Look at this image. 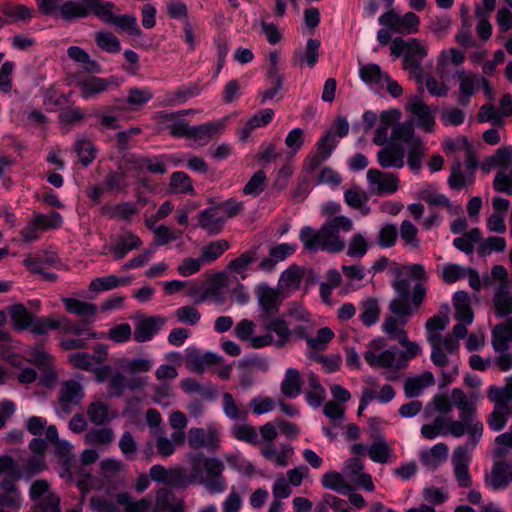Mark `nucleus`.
I'll return each mask as SVG.
<instances>
[{
  "label": "nucleus",
  "mask_w": 512,
  "mask_h": 512,
  "mask_svg": "<svg viewBox=\"0 0 512 512\" xmlns=\"http://www.w3.org/2000/svg\"><path fill=\"white\" fill-rule=\"evenodd\" d=\"M470 174L467 177L462 172V164L460 159L457 157L451 164V174L448 178V185L453 190H461L469 183Z\"/></svg>",
  "instance_id": "5fc2aeb1"
},
{
  "label": "nucleus",
  "mask_w": 512,
  "mask_h": 512,
  "mask_svg": "<svg viewBox=\"0 0 512 512\" xmlns=\"http://www.w3.org/2000/svg\"><path fill=\"white\" fill-rule=\"evenodd\" d=\"M400 141H392L377 153V160L382 168H402L404 166L405 149Z\"/></svg>",
  "instance_id": "4468645a"
},
{
  "label": "nucleus",
  "mask_w": 512,
  "mask_h": 512,
  "mask_svg": "<svg viewBox=\"0 0 512 512\" xmlns=\"http://www.w3.org/2000/svg\"><path fill=\"white\" fill-rule=\"evenodd\" d=\"M267 333H274L276 338H273V345L277 348H283L290 342L292 331L289 328L287 321L283 317H276L266 322L264 325Z\"/></svg>",
  "instance_id": "aec40b11"
},
{
  "label": "nucleus",
  "mask_w": 512,
  "mask_h": 512,
  "mask_svg": "<svg viewBox=\"0 0 512 512\" xmlns=\"http://www.w3.org/2000/svg\"><path fill=\"white\" fill-rule=\"evenodd\" d=\"M169 186L176 193L189 195H194L195 193L191 178L182 171L171 174Z\"/></svg>",
  "instance_id": "09e8293b"
},
{
  "label": "nucleus",
  "mask_w": 512,
  "mask_h": 512,
  "mask_svg": "<svg viewBox=\"0 0 512 512\" xmlns=\"http://www.w3.org/2000/svg\"><path fill=\"white\" fill-rule=\"evenodd\" d=\"M390 139L407 144V163L412 171L419 172L426 154V147L422 139L415 135L414 122L409 120L396 124L392 127Z\"/></svg>",
  "instance_id": "423d86ee"
},
{
  "label": "nucleus",
  "mask_w": 512,
  "mask_h": 512,
  "mask_svg": "<svg viewBox=\"0 0 512 512\" xmlns=\"http://www.w3.org/2000/svg\"><path fill=\"white\" fill-rule=\"evenodd\" d=\"M399 234L405 246H409L413 249H418L420 247V240L417 236L418 229L409 220L402 221Z\"/></svg>",
  "instance_id": "bf43d9fd"
},
{
  "label": "nucleus",
  "mask_w": 512,
  "mask_h": 512,
  "mask_svg": "<svg viewBox=\"0 0 512 512\" xmlns=\"http://www.w3.org/2000/svg\"><path fill=\"white\" fill-rule=\"evenodd\" d=\"M508 405L495 404L494 410L487 420L489 427L494 431H501L507 423Z\"/></svg>",
  "instance_id": "e2e57ef3"
},
{
  "label": "nucleus",
  "mask_w": 512,
  "mask_h": 512,
  "mask_svg": "<svg viewBox=\"0 0 512 512\" xmlns=\"http://www.w3.org/2000/svg\"><path fill=\"white\" fill-rule=\"evenodd\" d=\"M512 342V317L496 325L492 331V345L496 352H506Z\"/></svg>",
  "instance_id": "a878e982"
},
{
  "label": "nucleus",
  "mask_w": 512,
  "mask_h": 512,
  "mask_svg": "<svg viewBox=\"0 0 512 512\" xmlns=\"http://www.w3.org/2000/svg\"><path fill=\"white\" fill-rule=\"evenodd\" d=\"M452 405L459 409V420H449L448 432L454 437H462L468 434L471 449L475 448L483 434V423L476 420L477 396L472 393L469 397L459 388L451 391Z\"/></svg>",
  "instance_id": "f03ea898"
},
{
  "label": "nucleus",
  "mask_w": 512,
  "mask_h": 512,
  "mask_svg": "<svg viewBox=\"0 0 512 512\" xmlns=\"http://www.w3.org/2000/svg\"><path fill=\"white\" fill-rule=\"evenodd\" d=\"M435 383V378L430 371H425L422 374L407 378L404 381V393L407 398L418 397L422 391Z\"/></svg>",
  "instance_id": "cd10ccee"
},
{
  "label": "nucleus",
  "mask_w": 512,
  "mask_h": 512,
  "mask_svg": "<svg viewBox=\"0 0 512 512\" xmlns=\"http://www.w3.org/2000/svg\"><path fill=\"white\" fill-rule=\"evenodd\" d=\"M452 405L459 409V420H449L448 432L454 437H462L468 434L471 449L475 448L483 434V423L476 420L477 396L472 393L469 397L459 388L451 391Z\"/></svg>",
  "instance_id": "7ed1b4c3"
},
{
  "label": "nucleus",
  "mask_w": 512,
  "mask_h": 512,
  "mask_svg": "<svg viewBox=\"0 0 512 512\" xmlns=\"http://www.w3.org/2000/svg\"><path fill=\"white\" fill-rule=\"evenodd\" d=\"M125 469V464L113 458H108L100 463V473L105 479H113L121 476Z\"/></svg>",
  "instance_id": "69168bd1"
},
{
  "label": "nucleus",
  "mask_w": 512,
  "mask_h": 512,
  "mask_svg": "<svg viewBox=\"0 0 512 512\" xmlns=\"http://www.w3.org/2000/svg\"><path fill=\"white\" fill-rule=\"evenodd\" d=\"M260 454L264 459L273 461L276 466L286 467L289 458L293 455V448L290 445H283L277 452L274 443H267L260 448Z\"/></svg>",
  "instance_id": "c756f323"
},
{
  "label": "nucleus",
  "mask_w": 512,
  "mask_h": 512,
  "mask_svg": "<svg viewBox=\"0 0 512 512\" xmlns=\"http://www.w3.org/2000/svg\"><path fill=\"white\" fill-rule=\"evenodd\" d=\"M299 238L303 243V246L308 251L322 250V227L320 230H316L310 226H304L300 230Z\"/></svg>",
  "instance_id": "a19ab883"
},
{
  "label": "nucleus",
  "mask_w": 512,
  "mask_h": 512,
  "mask_svg": "<svg viewBox=\"0 0 512 512\" xmlns=\"http://www.w3.org/2000/svg\"><path fill=\"white\" fill-rule=\"evenodd\" d=\"M360 310L359 318L365 326H372L378 321L381 309L376 298L370 297L361 302Z\"/></svg>",
  "instance_id": "ea45409f"
},
{
  "label": "nucleus",
  "mask_w": 512,
  "mask_h": 512,
  "mask_svg": "<svg viewBox=\"0 0 512 512\" xmlns=\"http://www.w3.org/2000/svg\"><path fill=\"white\" fill-rule=\"evenodd\" d=\"M166 319L162 316H149L140 318L134 328L133 337L136 342L150 341L164 326Z\"/></svg>",
  "instance_id": "ddd939ff"
},
{
  "label": "nucleus",
  "mask_w": 512,
  "mask_h": 512,
  "mask_svg": "<svg viewBox=\"0 0 512 512\" xmlns=\"http://www.w3.org/2000/svg\"><path fill=\"white\" fill-rule=\"evenodd\" d=\"M453 305L455 308V319L458 322L472 323L474 313L471 308L470 296L465 291H457L453 295Z\"/></svg>",
  "instance_id": "7c9ffc66"
},
{
  "label": "nucleus",
  "mask_w": 512,
  "mask_h": 512,
  "mask_svg": "<svg viewBox=\"0 0 512 512\" xmlns=\"http://www.w3.org/2000/svg\"><path fill=\"white\" fill-rule=\"evenodd\" d=\"M408 110L417 117V126L425 132H432L435 126V119L428 105L419 97H414L408 103Z\"/></svg>",
  "instance_id": "2eb2a0df"
},
{
  "label": "nucleus",
  "mask_w": 512,
  "mask_h": 512,
  "mask_svg": "<svg viewBox=\"0 0 512 512\" xmlns=\"http://www.w3.org/2000/svg\"><path fill=\"white\" fill-rule=\"evenodd\" d=\"M187 441L190 448L199 450L205 448L207 450H217L219 448V433L212 426L207 428H190L187 435Z\"/></svg>",
  "instance_id": "9d476101"
},
{
  "label": "nucleus",
  "mask_w": 512,
  "mask_h": 512,
  "mask_svg": "<svg viewBox=\"0 0 512 512\" xmlns=\"http://www.w3.org/2000/svg\"><path fill=\"white\" fill-rule=\"evenodd\" d=\"M151 480H183L185 471L183 468L170 469L167 471L162 465H154L150 469Z\"/></svg>",
  "instance_id": "052dcab7"
},
{
  "label": "nucleus",
  "mask_w": 512,
  "mask_h": 512,
  "mask_svg": "<svg viewBox=\"0 0 512 512\" xmlns=\"http://www.w3.org/2000/svg\"><path fill=\"white\" fill-rule=\"evenodd\" d=\"M411 316L402 314H391L387 316L382 323V330L391 340H397L399 344L405 347V351H399L396 346L383 350L376 354L371 350L364 352V359L372 368H383L393 371H399L408 367V361L421 353V347L413 341H410L404 326L408 323Z\"/></svg>",
  "instance_id": "f257e3e1"
},
{
  "label": "nucleus",
  "mask_w": 512,
  "mask_h": 512,
  "mask_svg": "<svg viewBox=\"0 0 512 512\" xmlns=\"http://www.w3.org/2000/svg\"><path fill=\"white\" fill-rule=\"evenodd\" d=\"M18 478H31L47 470L45 455L31 454L18 460Z\"/></svg>",
  "instance_id": "a211bd4d"
},
{
  "label": "nucleus",
  "mask_w": 512,
  "mask_h": 512,
  "mask_svg": "<svg viewBox=\"0 0 512 512\" xmlns=\"http://www.w3.org/2000/svg\"><path fill=\"white\" fill-rule=\"evenodd\" d=\"M221 130L222 124L219 122H208L197 126H190L188 139H193L199 145H206Z\"/></svg>",
  "instance_id": "473e14b6"
},
{
  "label": "nucleus",
  "mask_w": 512,
  "mask_h": 512,
  "mask_svg": "<svg viewBox=\"0 0 512 512\" xmlns=\"http://www.w3.org/2000/svg\"><path fill=\"white\" fill-rule=\"evenodd\" d=\"M67 54L73 61L84 64V69L87 72L97 73L100 71L99 63L90 59L89 54L81 47L71 46L68 48Z\"/></svg>",
  "instance_id": "a18cd8bd"
},
{
  "label": "nucleus",
  "mask_w": 512,
  "mask_h": 512,
  "mask_svg": "<svg viewBox=\"0 0 512 512\" xmlns=\"http://www.w3.org/2000/svg\"><path fill=\"white\" fill-rule=\"evenodd\" d=\"M91 15V9L84 0V2L76 0H65L60 6L59 18L67 23H72L80 19L87 18Z\"/></svg>",
  "instance_id": "dca6fc26"
},
{
  "label": "nucleus",
  "mask_w": 512,
  "mask_h": 512,
  "mask_svg": "<svg viewBox=\"0 0 512 512\" xmlns=\"http://www.w3.org/2000/svg\"><path fill=\"white\" fill-rule=\"evenodd\" d=\"M198 223L208 234L216 235L223 229L225 217L219 215L217 206L209 207L199 213Z\"/></svg>",
  "instance_id": "412c9836"
},
{
  "label": "nucleus",
  "mask_w": 512,
  "mask_h": 512,
  "mask_svg": "<svg viewBox=\"0 0 512 512\" xmlns=\"http://www.w3.org/2000/svg\"><path fill=\"white\" fill-rule=\"evenodd\" d=\"M90 6L91 15L96 16L102 22L111 25L116 18L117 14L114 13L116 5L111 1H105L100 3H92Z\"/></svg>",
  "instance_id": "6e6d98bb"
},
{
  "label": "nucleus",
  "mask_w": 512,
  "mask_h": 512,
  "mask_svg": "<svg viewBox=\"0 0 512 512\" xmlns=\"http://www.w3.org/2000/svg\"><path fill=\"white\" fill-rule=\"evenodd\" d=\"M17 482H0V506L12 510H18L21 506V493L16 485Z\"/></svg>",
  "instance_id": "f704fd0d"
},
{
  "label": "nucleus",
  "mask_w": 512,
  "mask_h": 512,
  "mask_svg": "<svg viewBox=\"0 0 512 512\" xmlns=\"http://www.w3.org/2000/svg\"><path fill=\"white\" fill-rule=\"evenodd\" d=\"M7 310L16 331H24L30 328L33 316L23 304L11 305Z\"/></svg>",
  "instance_id": "e433bc0d"
},
{
  "label": "nucleus",
  "mask_w": 512,
  "mask_h": 512,
  "mask_svg": "<svg viewBox=\"0 0 512 512\" xmlns=\"http://www.w3.org/2000/svg\"><path fill=\"white\" fill-rule=\"evenodd\" d=\"M231 434L235 439L253 446L261 443L255 427L250 424H235L231 429Z\"/></svg>",
  "instance_id": "c03bdc74"
},
{
  "label": "nucleus",
  "mask_w": 512,
  "mask_h": 512,
  "mask_svg": "<svg viewBox=\"0 0 512 512\" xmlns=\"http://www.w3.org/2000/svg\"><path fill=\"white\" fill-rule=\"evenodd\" d=\"M74 151L78 155L81 164L89 166L96 158L97 149L94 144L86 138L78 139L74 144Z\"/></svg>",
  "instance_id": "37998d69"
},
{
  "label": "nucleus",
  "mask_w": 512,
  "mask_h": 512,
  "mask_svg": "<svg viewBox=\"0 0 512 512\" xmlns=\"http://www.w3.org/2000/svg\"><path fill=\"white\" fill-rule=\"evenodd\" d=\"M228 249V241L224 239L213 241L201 248L200 257L204 263H210L218 259Z\"/></svg>",
  "instance_id": "de8ad7c7"
},
{
  "label": "nucleus",
  "mask_w": 512,
  "mask_h": 512,
  "mask_svg": "<svg viewBox=\"0 0 512 512\" xmlns=\"http://www.w3.org/2000/svg\"><path fill=\"white\" fill-rule=\"evenodd\" d=\"M89 421L95 425H103L108 419V406L104 402H92L87 408Z\"/></svg>",
  "instance_id": "0e129e2a"
},
{
  "label": "nucleus",
  "mask_w": 512,
  "mask_h": 512,
  "mask_svg": "<svg viewBox=\"0 0 512 512\" xmlns=\"http://www.w3.org/2000/svg\"><path fill=\"white\" fill-rule=\"evenodd\" d=\"M258 300L262 311L267 316L277 313L281 304L279 292L267 285L259 287Z\"/></svg>",
  "instance_id": "bb28decb"
},
{
  "label": "nucleus",
  "mask_w": 512,
  "mask_h": 512,
  "mask_svg": "<svg viewBox=\"0 0 512 512\" xmlns=\"http://www.w3.org/2000/svg\"><path fill=\"white\" fill-rule=\"evenodd\" d=\"M320 41L318 39H309L306 44L304 51L295 50L292 55V63L295 67L302 68L307 65L309 68H313L319 58Z\"/></svg>",
  "instance_id": "6ab92c4d"
},
{
  "label": "nucleus",
  "mask_w": 512,
  "mask_h": 512,
  "mask_svg": "<svg viewBox=\"0 0 512 512\" xmlns=\"http://www.w3.org/2000/svg\"><path fill=\"white\" fill-rule=\"evenodd\" d=\"M492 305L494 313L498 318L512 314V293L509 285L499 283L493 294Z\"/></svg>",
  "instance_id": "f3484780"
},
{
  "label": "nucleus",
  "mask_w": 512,
  "mask_h": 512,
  "mask_svg": "<svg viewBox=\"0 0 512 512\" xmlns=\"http://www.w3.org/2000/svg\"><path fill=\"white\" fill-rule=\"evenodd\" d=\"M142 245L141 239L133 232L120 235L116 242L109 247V252L115 260L123 259L131 250L138 249Z\"/></svg>",
  "instance_id": "4be33fe9"
},
{
  "label": "nucleus",
  "mask_w": 512,
  "mask_h": 512,
  "mask_svg": "<svg viewBox=\"0 0 512 512\" xmlns=\"http://www.w3.org/2000/svg\"><path fill=\"white\" fill-rule=\"evenodd\" d=\"M370 192L375 195L395 193L398 189V177L392 173H384L377 169L367 171Z\"/></svg>",
  "instance_id": "9b49d317"
},
{
  "label": "nucleus",
  "mask_w": 512,
  "mask_h": 512,
  "mask_svg": "<svg viewBox=\"0 0 512 512\" xmlns=\"http://www.w3.org/2000/svg\"><path fill=\"white\" fill-rule=\"evenodd\" d=\"M97 46L108 53H118L121 50L119 39L110 31L100 30L95 34Z\"/></svg>",
  "instance_id": "3c124183"
},
{
  "label": "nucleus",
  "mask_w": 512,
  "mask_h": 512,
  "mask_svg": "<svg viewBox=\"0 0 512 512\" xmlns=\"http://www.w3.org/2000/svg\"><path fill=\"white\" fill-rule=\"evenodd\" d=\"M266 186V174L263 170L255 172L250 180L245 184L243 193L245 195L258 196Z\"/></svg>",
  "instance_id": "338daca9"
},
{
  "label": "nucleus",
  "mask_w": 512,
  "mask_h": 512,
  "mask_svg": "<svg viewBox=\"0 0 512 512\" xmlns=\"http://www.w3.org/2000/svg\"><path fill=\"white\" fill-rule=\"evenodd\" d=\"M76 84L81 91L82 98L90 99L106 91L111 82L105 78L88 76L83 79H78Z\"/></svg>",
  "instance_id": "b1692460"
},
{
  "label": "nucleus",
  "mask_w": 512,
  "mask_h": 512,
  "mask_svg": "<svg viewBox=\"0 0 512 512\" xmlns=\"http://www.w3.org/2000/svg\"><path fill=\"white\" fill-rule=\"evenodd\" d=\"M111 25L116 26L119 30L126 32L130 36L140 37L142 35L137 18L132 14L117 15Z\"/></svg>",
  "instance_id": "8fccbe9b"
},
{
  "label": "nucleus",
  "mask_w": 512,
  "mask_h": 512,
  "mask_svg": "<svg viewBox=\"0 0 512 512\" xmlns=\"http://www.w3.org/2000/svg\"><path fill=\"white\" fill-rule=\"evenodd\" d=\"M493 188L497 192L512 195V167L509 170L500 169L497 171Z\"/></svg>",
  "instance_id": "774afa93"
},
{
  "label": "nucleus",
  "mask_w": 512,
  "mask_h": 512,
  "mask_svg": "<svg viewBox=\"0 0 512 512\" xmlns=\"http://www.w3.org/2000/svg\"><path fill=\"white\" fill-rule=\"evenodd\" d=\"M62 301L68 313L83 317L85 323H90L97 313V306L94 303L75 298H63Z\"/></svg>",
  "instance_id": "2f4dec72"
},
{
  "label": "nucleus",
  "mask_w": 512,
  "mask_h": 512,
  "mask_svg": "<svg viewBox=\"0 0 512 512\" xmlns=\"http://www.w3.org/2000/svg\"><path fill=\"white\" fill-rule=\"evenodd\" d=\"M452 405L459 409V420H449L448 432L454 437H462L468 434L471 449L475 448L483 434V423L476 420L477 396L472 393L469 397L459 388L451 391Z\"/></svg>",
  "instance_id": "20e7f679"
},
{
  "label": "nucleus",
  "mask_w": 512,
  "mask_h": 512,
  "mask_svg": "<svg viewBox=\"0 0 512 512\" xmlns=\"http://www.w3.org/2000/svg\"><path fill=\"white\" fill-rule=\"evenodd\" d=\"M359 76L363 82L372 88H383L385 79H388V74L374 63L361 66Z\"/></svg>",
  "instance_id": "72a5a7b5"
},
{
  "label": "nucleus",
  "mask_w": 512,
  "mask_h": 512,
  "mask_svg": "<svg viewBox=\"0 0 512 512\" xmlns=\"http://www.w3.org/2000/svg\"><path fill=\"white\" fill-rule=\"evenodd\" d=\"M100 213L110 219H122L129 222L133 215L138 213L137 206L130 201L120 202L116 205H103Z\"/></svg>",
  "instance_id": "c85d7f7f"
},
{
  "label": "nucleus",
  "mask_w": 512,
  "mask_h": 512,
  "mask_svg": "<svg viewBox=\"0 0 512 512\" xmlns=\"http://www.w3.org/2000/svg\"><path fill=\"white\" fill-rule=\"evenodd\" d=\"M256 325L252 320L242 319L234 329L235 336L241 341H249L255 349H261L272 345L273 335L266 333L260 336H253Z\"/></svg>",
  "instance_id": "f8f14e48"
},
{
  "label": "nucleus",
  "mask_w": 512,
  "mask_h": 512,
  "mask_svg": "<svg viewBox=\"0 0 512 512\" xmlns=\"http://www.w3.org/2000/svg\"><path fill=\"white\" fill-rule=\"evenodd\" d=\"M457 75L459 80V94L457 100L461 106H467L470 102V98L476 93L479 78L474 73H465L464 71L458 72Z\"/></svg>",
  "instance_id": "5701e85b"
},
{
  "label": "nucleus",
  "mask_w": 512,
  "mask_h": 512,
  "mask_svg": "<svg viewBox=\"0 0 512 512\" xmlns=\"http://www.w3.org/2000/svg\"><path fill=\"white\" fill-rule=\"evenodd\" d=\"M448 456V446L445 443H438L429 450L421 452L420 459L427 467H437Z\"/></svg>",
  "instance_id": "58836bf2"
},
{
  "label": "nucleus",
  "mask_w": 512,
  "mask_h": 512,
  "mask_svg": "<svg viewBox=\"0 0 512 512\" xmlns=\"http://www.w3.org/2000/svg\"><path fill=\"white\" fill-rule=\"evenodd\" d=\"M191 470L194 478L203 480L206 476L209 480L221 478L224 464L217 458L206 457L203 453L191 457Z\"/></svg>",
  "instance_id": "1a4fd4ad"
},
{
  "label": "nucleus",
  "mask_w": 512,
  "mask_h": 512,
  "mask_svg": "<svg viewBox=\"0 0 512 512\" xmlns=\"http://www.w3.org/2000/svg\"><path fill=\"white\" fill-rule=\"evenodd\" d=\"M343 474L348 480H372L369 474L363 472V463L357 457L346 461Z\"/></svg>",
  "instance_id": "13d9d810"
},
{
  "label": "nucleus",
  "mask_w": 512,
  "mask_h": 512,
  "mask_svg": "<svg viewBox=\"0 0 512 512\" xmlns=\"http://www.w3.org/2000/svg\"><path fill=\"white\" fill-rule=\"evenodd\" d=\"M471 451L467 444L458 446L452 455V464L457 480H470L468 465L471 459Z\"/></svg>",
  "instance_id": "393cba45"
},
{
  "label": "nucleus",
  "mask_w": 512,
  "mask_h": 512,
  "mask_svg": "<svg viewBox=\"0 0 512 512\" xmlns=\"http://www.w3.org/2000/svg\"><path fill=\"white\" fill-rule=\"evenodd\" d=\"M303 380L300 373L295 368H289L285 372V377L281 383V393L287 398H295L302 391Z\"/></svg>",
  "instance_id": "c9c22d12"
},
{
  "label": "nucleus",
  "mask_w": 512,
  "mask_h": 512,
  "mask_svg": "<svg viewBox=\"0 0 512 512\" xmlns=\"http://www.w3.org/2000/svg\"><path fill=\"white\" fill-rule=\"evenodd\" d=\"M129 282L130 278H118L115 275H108L93 279L89 285V290L95 292L106 291L126 285Z\"/></svg>",
  "instance_id": "49530a36"
},
{
  "label": "nucleus",
  "mask_w": 512,
  "mask_h": 512,
  "mask_svg": "<svg viewBox=\"0 0 512 512\" xmlns=\"http://www.w3.org/2000/svg\"><path fill=\"white\" fill-rule=\"evenodd\" d=\"M226 461L232 468L237 470L245 477H254L260 475V473L255 470L253 464L240 455H228L226 456Z\"/></svg>",
  "instance_id": "680f3d73"
},
{
  "label": "nucleus",
  "mask_w": 512,
  "mask_h": 512,
  "mask_svg": "<svg viewBox=\"0 0 512 512\" xmlns=\"http://www.w3.org/2000/svg\"><path fill=\"white\" fill-rule=\"evenodd\" d=\"M201 91L198 84H190L178 88L175 92L166 95V105L185 102L188 98L197 96Z\"/></svg>",
  "instance_id": "4d7b16f0"
},
{
  "label": "nucleus",
  "mask_w": 512,
  "mask_h": 512,
  "mask_svg": "<svg viewBox=\"0 0 512 512\" xmlns=\"http://www.w3.org/2000/svg\"><path fill=\"white\" fill-rule=\"evenodd\" d=\"M488 397L495 404L507 405L512 400V376L506 379L503 387L490 386Z\"/></svg>",
  "instance_id": "864d4df0"
},
{
  "label": "nucleus",
  "mask_w": 512,
  "mask_h": 512,
  "mask_svg": "<svg viewBox=\"0 0 512 512\" xmlns=\"http://www.w3.org/2000/svg\"><path fill=\"white\" fill-rule=\"evenodd\" d=\"M85 397L83 387L77 380H65L60 383L55 405L56 414L65 417L81 404Z\"/></svg>",
  "instance_id": "6e6552de"
},
{
  "label": "nucleus",
  "mask_w": 512,
  "mask_h": 512,
  "mask_svg": "<svg viewBox=\"0 0 512 512\" xmlns=\"http://www.w3.org/2000/svg\"><path fill=\"white\" fill-rule=\"evenodd\" d=\"M344 199L349 207L361 210L363 214H367L369 212V208H366L365 211H363L364 206L369 200L367 192L358 188H350L345 191Z\"/></svg>",
  "instance_id": "603ef678"
},
{
  "label": "nucleus",
  "mask_w": 512,
  "mask_h": 512,
  "mask_svg": "<svg viewBox=\"0 0 512 512\" xmlns=\"http://www.w3.org/2000/svg\"><path fill=\"white\" fill-rule=\"evenodd\" d=\"M352 221L346 216H336L322 225V250L338 253L344 250L345 241L341 239L339 231H351Z\"/></svg>",
  "instance_id": "0eeeda50"
},
{
  "label": "nucleus",
  "mask_w": 512,
  "mask_h": 512,
  "mask_svg": "<svg viewBox=\"0 0 512 512\" xmlns=\"http://www.w3.org/2000/svg\"><path fill=\"white\" fill-rule=\"evenodd\" d=\"M481 240V231L479 228H472L468 232L463 233L462 236L453 240V245L458 250L470 255L474 251V244L479 243Z\"/></svg>",
  "instance_id": "79ce46f5"
},
{
  "label": "nucleus",
  "mask_w": 512,
  "mask_h": 512,
  "mask_svg": "<svg viewBox=\"0 0 512 512\" xmlns=\"http://www.w3.org/2000/svg\"><path fill=\"white\" fill-rule=\"evenodd\" d=\"M389 273L394 276L392 288L397 296L393 298L388 309L391 314H402L404 316H413L418 312L421 304L426 297V286L422 282L414 285L412 292H410V283L407 279L403 278L405 272V265L400 266L393 263L389 268Z\"/></svg>",
  "instance_id": "39448f33"
},
{
  "label": "nucleus",
  "mask_w": 512,
  "mask_h": 512,
  "mask_svg": "<svg viewBox=\"0 0 512 512\" xmlns=\"http://www.w3.org/2000/svg\"><path fill=\"white\" fill-rule=\"evenodd\" d=\"M115 439V434L110 427L90 429L84 436L86 444L91 446H107Z\"/></svg>",
  "instance_id": "4c0bfd02"
}]
</instances>
